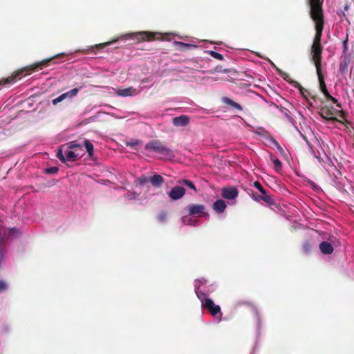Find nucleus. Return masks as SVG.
Here are the masks:
<instances>
[{"instance_id": "0eeeda50", "label": "nucleus", "mask_w": 354, "mask_h": 354, "mask_svg": "<svg viewBox=\"0 0 354 354\" xmlns=\"http://www.w3.org/2000/svg\"><path fill=\"white\" fill-rule=\"evenodd\" d=\"M205 205L201 204H192L188 207L189 214L192 216H201L205 215L208 216L209 215L205 212Z\"/></svg>"}, {"instance_id": "a878e982", "label": "nucleus", "mask_w": 354, "mask_h": 354, "mask_svg": "<svg viewBox=\"0 0 354 354\" xmlns=\"http://www.w3.org/2000/svg\"><path fill=\"white\" fill-rule=\"evenodd\" d=\"M58 171H59L58 167H51L46 168L45 169V173L48 174H57L58 172Z\"/></svg>"}, {"instance_id": "a211bd4d", "label": "nucleus", "mask_w": 354, "mask_h": 354, "mask_svg": "<svg viewBox=\"0 0 354 354\" xmlns=\"http://www.w3.org/2000/svg\"><path fill=\"white\" fill-rule=\"evenodd\" d=\"M82 155V154H80L79 152L76 151L71 150L66 153V160H75L80 157H81Z\"/></svg>"}, {"instance_id": "5701e85b", "label": "nucleus", "mask_w": 354, "mask_h": 354, "mask_svg": "<svg viewBox=\"0 0 354 354\" xmlns=\"http://www.w3.org/2000/svg\"><path fill=\"white\" fill-rule=\"evenodd\" d=\"M79 91H80V88H75L70 90L69 91H68L66 93H63V94L65 95L66 98H67V97L71 98V97L76 96L77 95V93H79Z\"/></svg>"}, {"instance_id": "2eb2a0df", "label": "nucleus", "mask_w": 354, "mask_h": 354, "mask_svg": "<svg viewBox=\"0 0 354 354\" xmlns=\"http://www.w3.org/2000/svg\"><path fill=\"white\" fill-rule=\"evenodd\" d=\"M59 56V55H55V56H53V57L51 58H49V59H44L39 62H37L36 64H34L32 65H31L30 66V68H31L32 71H36L37 69V68L40 67L41 68L44 66H47L48 64L55 57H57Z\"/></svg>"}, {"instance_id": "aec40b11", "label": "nucleus", "mask_w": 354, "mask_h": 354, "mask_svg": "<svg viewBox=\"0 0 354 354\" xmlns=\"http://www.w3.org/2000/svg\"><path fill=\"white\" fill-rule=\"evenodd\" d=\"M206 283V279L204 278H202L201 279H196L195 281V292L198 298L199 297V288L200 287Z\"/></svg>"}, {"instance_id": "39448f33", "label": "nucleus", "mask_w": 354, "mask_h": 354, "mask_svg": "<svg viewBox=\"0 0 354 354\" xmlns=\"http://www.w3.org/2000/svg\"><path fill=\"white\" fill-rule=\"evenodd\" d=\"M132 38L136 39L138 41H153L155 39H162V35L159 32H153L149 31H142L133 33Z\"/></svg>"}, {"instance_id": "f257e3e1", "label": "nucleus", "mask_w": 354, "mask_h": 354, "mask_svg": "<svg viewBox=\"0 0 354 354\" xmlns=\"http://www.w3.org/2000/svg\"><path fill=\"white\" fill-rule=\"evenodd\" d=\"M307 3L310 7L309 15L312 20L315 22L316 31L311 46V61L315 64L316 67L320 90L324 96H326L329 92L327 90L324 77L322 72L323 48L321 44V38L324 26V16L322 8L324 0H307Z\"/></svg>"}, {"instance_id": "6ab92c4d", "label": "nucleus", "mask_w": 354, "mask_h": 354, "mask_svg": "<svg viewBox=\"0 0 354 354\" xmlns=\"http://www.w3.org/2000/svg\"><path fill=\"white\" fill-rule=\"evenodd\" d=\"M22 73V71H19L18 73H17L15 75L12 76V77H8L7 79H5L3 80H1L0 81V86L3 84H12L13 82H15V79L17 78V77L21 74Z\"/></svg>"}, {"instance_id": "ddd939ff", "label": "nucleus", "mask_w": 354, "mask_h": 354, "mask_svg": "<svg viewBox=\"0 0 354 354\" xmlns=\"http://www.w3.org/2000/svg\"><path fill=\"white\" fill-rule=\"evenodd\" d=\"M225 208L226 203L223 200H217L213 204V209L218 213H223Z\"/></svg>"}, {"instance_id": "b1692460", "label": "nucleus", "mask_w": 354, "mask_h": 354, "mask_svg": "<svg viewBox=\"0 0 354 354\" xmlns=\"http://www.w3.org/2000/svg\"><path fill=\"white\" fill-rule=\"evenodd\" d=\"M302 248L304 252L309 253L313 250V244L310 241H306L303 243Z\"/></svg>"}, {"instance_id": "423d86ee", "label": "nucleus", "mask_w": 354, "mask_h": 354, "mask_svg": "<svg viewBox=\"0 0 354 354\" xmlns=\"http://www.w3.org/2000/svg\"><path fill=\"white\" fill-rule=\"evenodd\" d=\"M339 111H337L332 106H325L321 108L319 114L322 118L330 121H338L335 115Z\"/></svg>"}, {"instance_id": "c9c22d12", "label": "nucleus", "mask_w": 354, "mask_h": 354, "mask_svg": "<svg viewBox=\"0 0 354 354\" xmlns=\"http://www.w3.org/2000/svg\"><path fill=\"white\" fill-rule=\"evenodd\" d=\"M348 35H346V39L343 41V53H346L348 50Z\"/></svg>"}, {"instance_id": "1a4fd4ad", "label": "nucleus", "mask_w": 354, "mask_h": 354, "mask_svg": "<svg viewBox=\"0 0 354 354\" xmlns=\"http://www.w3.org/2000/svg\"><path fill=\"white\" fill-rule=\"evenodd\" d=\"M238 189L236 187H224L222 189V196L226 199H234L238 196Z\"/></svg>"}, {"instance_id": "6e6552de", "label": "nucleus", "mask_w": 354, "mask_h": 354, "mask_svg": "<svg viewBox=\"0 0 354 354\" xmlns=\"http://www.w3.org/2000/svg\"><path fill=\"white\" fill-rule=\"evenodd\" d=\"M185 189L180 186L174 187L168 193L169 196L171 200L177 201L183 197L185 194Z\"/></svg>"}, {"instance_id": "ea45409f", "label": "nucleus", "mask_w": 354, "mask_h": 354, "mask_svg": "<svg viewBox=\"0 0 354 354\" xmlns=\"http://www.w3.org/2000/svg\"><path fill=\"white\" fill-rule=\"evenodd\" d=\"M244 304L250 305V303L249 301H245V302H244Z\"/></svg>"}, {"instance_id": "a19ab883", "label": "nucleus", "mask_w": 354, "mask_h": 354, "mask_svg": "<svg viewBox=\"0 0 354 354\" xmlns=\"http://www.w3.org/2000/svg\"><path fill=\"white\" fill-rule=\"evenodd\" d=\"M286 77L283 76V79L287 80V77L288 76V74H285Z\"/></svg>"}, {"instance_id": "f03ea898", "label": "nucleus", "mask_w": 354, "mask_h": 354, "mask_svg": "<svg viewBox=\"0 0 354 354\" xmlns=\"http://www.w3.org/2000/svg\"><path fill=\"white\" fill-rule=\"evenodd\" d=\"M145 149L157 152L166 157L174 156L173 151L163 145L160 140H151L147 143L145 145Z\"/></svg>"}, {"instance_id": "f704fd0d", "label": "nucleus", "mask_w": 354, "mask_h": 354, "mask_svg": "<svg viewBox=\"0 0 354 354\" xmlns=\"http://www.w3.org/2000/svg\"><path fill=\"white\" fill-rule=\"evenodd\" d=\"M117 40H113L112 41H109V42L99 44L96 45L95 47L97 48L102 49V48L106 47V46L110 45L111 44H112L113 42H115Z\"/></svg>"}, {"instance_id": "7c9ffc66", "label": "nucleus", "mask_w": 354, "mask_h": 354, "mask_svg": "<svg viewBox=\"0 0 354 354\" xmlns=\"http://www.w3.org/2000/svg\"><path fill=\"white\" fill-rule=\"evenodd\" d=\"M65 99H66L65 95L64 94H62L59 96H58L57 97L53 99V101H52V103H53V105H56V104H57L58 103L61 102L62 101H63Z\"/></svg>"}, {"instance_id": "bb28decb", "label": "nucleus", "mask_w": 354, "mask_h": 354, "mask_svg": "<svg viewBox=\"0 0 354 354\" xmlns=\"http://www.w3.org/2000/svg\"><path fill=\"white\" fill-rule=\"evenodd\" d=\"M68 148L71 150H74L77 151V149H82V145L76 143V142L73 141L71 142H69Z\"/></svg>"}, {"instance_id": "4be33fe9", "label": "nucleus", "mask_w": 354, "mask_h": 354, "mask_svg": "<svg viewBox=\"0 0 354 354\" xmlns=\"http://www.w3.org/2000/svg\"><path fill=\"white\" fill-rule=\"evenodd\" d=\"M84 147L88 153V156L91 157L93 154V144L88 140H84Z\"/></svg>"}, {"instance_id": "9d476101", "label": "nucleus", "mask_w": 354, "mask_h": 354, "mask_svg": "<svg viewBox=\"0 0 354 354\" xmlns=\"http://www.w3.org/2000/svg\"><path fill=\"white\" fill-rule=\"evenodd\" d=\"M189 122V118L187 115H180L173 118V124L176 127H185Z\"/></svg>"}, {"instance_id": "58836bf2", "label": "nucleus", "mask_w": 354, "mask_h": 354, "mask_svg": "<svg viewBox=\"0 0 354 354\" xmlns=\"http://www.w3.org/2000/svg\"><path fill=\"white\" fill-rule=\"evenodd\" d=\"M348 8H349L348 5V4H346V5L344 6V10H348Z\"/></svg>"}, {"instance_id": "f3484780", "label": "nucleus", "mask_w": 354, "mask_h": 354, "mask_svg": "<svg viewBox=\"0 0 354 354\" xmlns=\"http://www.w3.org/2000/svg\"><path fill=\"white\" fill-rule=\"evenodd\" d=\"M270 160L272 161L274 169L277 172H279L282 170L283 165L279 159L274 157L273 155L270 154Z\"/></svg>"}, {"instance_id": "f8f14e48", "label": "nucleus", "mask_w": 354, "mask_h": 354, "mask_svg": "<svg viewBox=\"0 0 354 354\" xmlns=\"http://www.w3.org/2000/svg\"><path fill=\"white\" fill-rule=\"evenodd\" d=\"M149 182L155 187H160L164 183V178L161 175L156 174L149 178Z\"/></svg>"}, {"instance_id": "4468645a", "label": "nucleus", "mask_w": 354, "mask_h": 354, "mask_svg": "<svg viewBox=\"0 0 354 354\" xmlns=\"http://www.w3.org/2000/svg\"><path fill=\"white\" fill-rule=\"evenodd\" d=\"M222 102L224 104L229 105V106H232V108L237 109L239 111H241L243 110L242 106L239 104L233 101L232 100H231L230 98H229L227 97H223L222 98Z\"/></svg>"}, {"instance_id": "cd10ccee", "label": "nucleus", "mask_w": 354, "mask_h": 354, "mask_svg": "<svg viewBox=\"0 0 354 354\" xmlns=\"http://www.w3.org/2000/svg\"><path fill=\"white\" fill-rule=\"evenodd\" d=\"M159 222L163 223L167 219V213L164 211L160 212L157 216Z\"/></svg>"}, {"instance_id": "20e7f679", "label": "nucleus", "mask_w": 354, "mask_h": 354, "mask_svg": "<svg viewBox=\"0 0 354 354\" xmlns=\"http://www.w3.org/2000/svg\"><path fill=\"white\" fill-rule=\"evenodd\" d=\"M201 303L203 308L207 309L216 319L221 320L222 313L218 305L215 304L210 298H205L201 300Z\"/></svg>"}, {"instance_id": "4c0bfd02", "label": "nucleus", "mask_w": 354, "mask_h": 354, "mask_svg": "<svg viewBox=\"0 0 354 354\" xmlns=\"http://www.w3.org/2000/svg\"><path fill=\"white\" fill-rule=\"evenodd\" d=\"M176 44H178V45H179V46H182V47H186V48H187V47L191 46V45H190V44H185V43H183V42H176Z\"/></svg>"}, {"instance_id": "c85d7f7f", "label": "nucleus", "mask_w": 354, "mask_h": 354, "mask_svg": "<svg viewBox=\"0 0 354 354\" xmlns=\"http://www.w3.org/2000/svg\"><path fill=\"white\" fill-rule=\"evenodd\" d=\"M325 97L327 98V100H330L333 104H335L339 108L342 107V105L338 102L337 100L330 95V93L326 95Z\"/></svg>"}, {"instance_id": "2f4dec72", "label": "nucleus", "mask_w": 354, "mask_h": 354, "mask_svg": "<svg viewBox=\"0 0 354 354\" xmlns=\"http://www.w3.org/2000/svg\"><path fill=\"white\" fill-rule=\"evenodd\" d=\"M138 181L140 185H144L149 182V179L145 176H141L138 178Z\"/></svg>"}, {"instance_id": "9b49d317", "label": "nucleus", "mask_w": 354, "mask_h": 354, "mask_svg": "<svg viewBox=\"0 0 354 354\" xmlns=\"http://www.w3.org/2000/svg\"><path fill=\"white\" fill-rule=\"evenodd\" d=\"M319 249L324 254H330L333 252L334 248L330 243L322 241L319 244Z\"/></svg>"}, {"instance_id": "dca6fc26", "label": "nucleus", "mask_w": 354, "mask_h": 354, "mask_svg": "<svg viewBox=\"0 0 354 354\" xmlns=\"http://www.w3.org/2000/svg\"><path fill=\"white\" fill-rule=\"evenodd\" d=\"M136 89L133 87H129L124 89H119L117 91V94L120 96L122 97H127V96H131L133 95Z\"/></svg>"}, {"instance_id": "7ed1b4c3", "label": "nucleus", "mask_w": 354, "mask_h": 354, "mask_svg": "<svg viewBox=\"0 0 354 354\" xmlns=\"http://www.w3.org/2000/svg\"><path fill=\"white\" fill-rule=\"evenodd\" d=\"M253 185L261 193V194H259L256 192L252 193L253 199L258 202H259L260 201H263L268 205L274 204V200L272 196L268 194L267 191L263 188L262 185L259 181H255Z\"/></svg>"}, {"instance_id": "412c9836", "label": "nucleus", "mask_w": 354, "mask_h": 354, "mask_svg": "<svg viewBox=\"0 0 354 354\" xmlns=\"http://www.w3.org/2000/svg\"><path fill=\"white\" fill-rule=\"evenodd\" d=\"M348 63L349 61L346 59L340 62L339 70L341 73H346L347 72Z\"/></svg>"}, {"instance_id": "72a5a7b5", "label": "nucleus", "mask_w": 354, "mask_h": 354, "mask_svg": "<svg viewBox=\"0 0 354 354\" xmlns=\"http://www.w3.org/2000/svg\"><path fill=\"white\" fill-rule=\"evenodd\" d=\"M8 288V283L3 280H0V292L7 290Z\"/></svg>"}, {"instance_id": "473e14b6", "label": "nucleus", "mask_w": 354, "mask_h": 354, "mask_svg": "<svg viewBox=\"0 0 354 354\" xmlns=\"http://www.w3.org/2000/svg\"><path fill=\"white\" fill-rule=\"evenodd\" d=\"M57 157L59 158V160L60 161H62V162L65 163L66 162V156H64L63 155V153H62V151L61 149H59L58 150V151L57 152Z\"/></svg>"}, {"instance_id": "79ce46f5", "label": "nucleus", "mask_w": 354, "mask_h": 354, "mask_svg": "<svg viewBox=\"0 0 354 354\" xmlns=\"http://www.w3.org/2000/svg\"><path fill=\"white\" fill-rule=\"evenodd\" d=\"M136 143H129V145H136Z\"/></svg>"}, {"instance_id": "37998d69", "label": "nucleus", "mask_w": 354, "mask_h": 354, "mask_svg": "<svg viewBox=\"0 0 354 354\" xmlns=\"http://www.w3.org/2000/svg\"><path fill=\"white\" fill-rule=\"evenodd\" d=\"M203 295L201 292H199V295ZM201 297V296H199Z\"/></svg>"}, {"instance_id": "393cba45", "label": "nucleus", "mask_w": 354, "mask_h": 354, "mask_svg": "<svg viewBox=\"0 0 354 354\" xmlns=\"http://www.w3.org/2000/svg\"><path fill=\"white\" fill-rule=\"evenodd\" d=\"M180 183L185 185L190 189L194 190L195 192L197 191L196 186L194 185V183L192 181H190L189 180H183Z\"/></svg>"}, {"instance_id": "c756f323", "label": "nucleus", "mask_w": 354, "mask_h": 354, "mask_svg": "<svg viewBox=\"0 0 354 354\" xmlns=\"http://www.w3.org/2000/svg\"><path fill=\"white\" fill-rule=\"evenodd\" d=\"M209 54H210V55L212 57H214V58H215L216 59L222 60L223 59V55L221 54H220L219 53H218V52L211 50L209 52Z\"/></svg>"}, {"instance_id": "e433bc0d", "label": "nucleus", "mask_w": 354, "mask_h": 354, "mask_svg": "<svg viewBox=\"0 0 354 354\" xmlns=\"http://www.w3.org/2000/svg\"><path fill=\"white\" fill-rule=\"evenodd\" d=\"M272 142L275 145V146L277 147V148L279 152H281V153L284 152L283 149L281 147V145L275 140H273Z\"/></svg>"}]
</instances>
